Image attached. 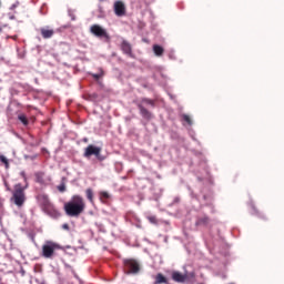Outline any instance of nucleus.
<instances>
[{
  "label": "nucleus",
  "mask_w": 284,
  "mask_h": 284,
  "mask_svg": "<svg viewBox=\"0 0 284 284\" xmlns=\"http://www.w3.org/2000/svg\"><path fill=\"white\" fill-rule=\"evenodd\" d=\"M67 216H81L85 212V200L81 195H73L69 202L64 204Z\"/></svg>",
  "instance_id": "nucleus-1"
},
{
  "label": "nucleus",
  "mask_w": 284,
  "mask_h": 284,
  "mask_svg": "<svg viewBox=\"0 0 284 284\" xmlns=\"http://www.w3.org/2000/svg\"><path fill=\"white\" fill-rule=\"evenodd\" d=\"M28 187V185L22 186L21 183H18L14 185V189L12 191V196L10 199L11 203H13V205H17V207L21 209L23 207V205H26V189Z\"/></svg>",
  "instance_id": "nucleus-2"
},
{
  "label": "nucleus",
  "mask_w": 284,
  "mask_h": 284,
  "mask_svg": "<svg viewBox=\"0 0 284 284\" xmlns=\"http://www.w3.org/2000/svg\"><path fill=\"white\" fill-rule=\"evenodd\" d=\"M61 250V244L54 242V241H45L42 245V253L41 255L43 258H52L57 255V252Z\"/></svg>",
  "instance_id": "nucleus-3"
},
{
  "label": "nucleus",
  "mask_w": 284,
  "mask_h": 284,
  "mask_svg": "<svg viewBox=\"0 0 284 284\" xmlns=\"http://www.w3.org/2000/svg\"><path fill=\"white\" fill-rule=\"evenodd\" d=\"M124 272L125 274H139L141 272V264L136 260L124 261Z\"/></svg>",
  "instance_id": "nucleus-4"
},
{
  "label": "nucleus",
  "mask_w": 284,
  "mask_h": 284,
  "mask_svg": "<svg viewBox=\"0 0 284 284\" xmlns=\"http://www.w3.org/2000/svg\"><path fill=\"white\" fill-rule=\"evenodd\" d=\"M90 32L91 34H94V37H99V38L103 37L104 39H110L108 31L99 24L91 26Z\"/></svg>",
  "instance_id": "nucleus-5"
},
{
  "label": "nucleus",
  "mask_w": 284,
  "mask_h": 284,
  "mask_svg": "<svg viewBox=\"0 0 284 284\" xmlns=\"http://www.w3.org/2000/svg\"><path fill=\"white\" fill-rule=\"evenodd\" d=\"M101 154V148L94 146L90 144L85 150H84V156L85 159H90V156H97L99 159Z\"/></svg>",
  "instance_id": "nucleus-6"
},
{
  "label": "nucleus",
  "mask_w": 284,
  "mask_h": 284,
  "mask_svg": "<svg viewBox=\"0 0 284 284\" xmlns=\"http://www.w3.org/2000/svg\"><path fill=\"white\" fill-rule=\"evenodd\" d=\"M187 278H190L187 273L182 274L181 272L176 271L172 273V280L175 281V283H185L187 282Z\"/></svg>",
  "instance_id": "nucleus-7"
},
{
  "label": "nucleus",
  "mask_w": 284,
  "mask_h": 284,
  "mask_svg": "<svg viewBox=\"0 0 284 284\" xmlns=\"http://www.w3.org/2000/svg\"><path fill=\"white\" fill-rule=\"evenodd\" d=\"M114 12L116 17H123L125 14V4L122 1L114 3Z\"/></svg>",
  "instance_id": "nucleus-8"
},
{
  "label": "nucleus",
  "mask_w": 284,
  "mask_h": 284,
  "mask_svg": "<svg viewBox=\"0 0 284 284\" xmlns=\"http://www.w3.org/2000/svg\"><path fill=\"white\" fill-rule=\"evenodd\" d=\"M45 213L49 214V216H51L52 219H59V216H61V213L59 212V210H57V207H54V205L50 204L49 206H47L45 209H43Z\"/></svg>",
  "instance_id": "nucleus-9"
},
{
  "label": "nucleus",
  "mask_w": 284,
  "mask_h": 284,
  "mask_svg": "<svg viewBox=\"0 0 284 284\" xmlns=\"http://www.w3.org/2000/svg\"><path fill=\"white\" fill-rule=\"evenodd\" d=\"M37 199H38V203L43 207V210L51 204L50 200L48 199V195L43 193L39 194Z\"/></svg>",
  "instance_id": "nucleus-10"
},
{
  "label": "nucleus",
  "mask_w": 284,
  "mask_h": 284,
  "mask_svg": "<svg viewBox=\"0 0 284 284\" xmlns=\"http://www.w3.org/2000/svg\"><path fill=\"white\" fill-rule=\"evenodd\" d=\"M40 32L44 39H52V37H54V29H50L48 27L41 28Z\"/></svg>",
  "instance_id": "nucleus-11"
},
{
  "label": "nucleus",
  "mask_w": 284,
  "mask_h": 284,
  "mask_svg": "<svg viewBox=\"0 0 284 284\" xmlns=\"http://www.w3.org/2000/svg\"><path fill=\"white\" fill-rule=\"evenodd\" d=\"M139 110H140L141 115L144 119H152V113H150V111H148V109L143 108V105L140 104Z\"/></svg>",
  "instance_id": "nucleus-12"
},
{
  "label": "nucleus",
  "mask_w": 284,
  "mask_h": 284,
  "mask_svg": "<svg viewBox=\"0 0 284 284\" xmlns=\"http://www.w3.org/2000/svg\"><path fill=\"white\" fill-rule=\"evenodd\" d=\"M121 48L124 54H132V45H130L128 41H123Z\"/></svg>",
  "instance_id": "nucleus-13"
},
{
  "label": "nucleus",
  "mask_w": 284,
  "mask_h": 284,
  "mask_svg": "<svg viewBox=\"0 0 284 284\" xmlns=\"http://www.w3.org/2000/svg\"><path fill=\"white\" fill-rule=\"evenodd\" d=\"M153 52L155 57H163V52H165V50L163 49V47L155 44L153 45Z\"/></svg>",
  "instance_id": "nucleus-14"
},
{
  "label": "nucleus",
  "mask_w": 284,
  "mask_h": 284,
  "mask_svg": "<svg viewBox=\"0 0 284 284\" xmlns=\"http://www.w3.org/2000/svg\"><path fill=\"white\" fill-rule=\"evenodd\" d=\"M154 284H168V277H164L163 274L159 273L156 276H155V282Z\"/></svg>",
  "instance_id": "nucleus-15"
},
{
  "label": "nucleus",
  "mask_w": 284,
  "mask_h": 284,
  "mask_svg": "<svg viewBox=\"0 0 284 284\" xmlns=\"http://www.w3.org/2000/svg\"><path fill=\"white\" fill-rule=\"evenodd\" d=\"M85 194L88 201H90V203H94V192L92 191V189H87Z\"/></svg>",
  "instance_id": "nucleus-16"
},
{
  "label": "nucleus",
  "mask_w": 284,
  "mask_h": 284,
  "mask_svg": "<svg viewBox=\"0 0 284 284\" xmlns=\"http://www.w3.org/2000/svg\"><path fill=\"white\" fill-rule=\"evenodd\" d=\"M0 161H1V163L4 164L7 170H8V168H10V162H8V158H6V155H0Z\"/></svg>",
  "instance_id": "nucleus-17"
},
{
  "label": "nucleus",
  "mask_w": 284,
  "mask_h": 284,
  "mask_svg": "<svg viewBox=\"0 0 284 284\" xmlns=\"http://www.w3.org/2000/svg\"><path fill=\"white\" fill-rule=\"evenodd\" d=\"M19 121H21V123H23L24 125H28V118L26 116V114H20L18 116Z\"/></svg>",
  "instance_id": "nucleus-18"
},
{
  "label": "nucleus",
  "mask_w": 284,
  "mask_h": 284,
  "mask_svg": "<svg viewBox=\"0 0 284 284\" xmlns=\"http://www.w3.org/2000/svg\"><path fill=\"white\" fill-rule=\"evenodd\" d=\"M44 174L42 172L36 173V179L38 183H43Z\"/></svg>",
  "instance_id": "nucleus-19"
},
{
  "label": "nucleus",
  "mask_w": 284,
  "mask_h": 284,
  "mask_svg": "<svg viewBox=\"0 0 284 284\" xmlns=\"http://www.w3.org/2000/svg\"><path fill=\"white\" fill-rule=\"evenodd\" d=\"M182 119L183 121H185V123H187V125H192V119L190 118V115L183 114Z\"/></svg>",
  "instance_id": "nucleus-20"
},
{
  "label": "nucleus",
  "mask_w": 284,
  "mask_h": 284,
  "mask_svg": "<svg viewBox=\"0 0 284 284\" xmlns=\"http://www.w3.org/2000/svg\"><path fill=\"white\" fill-rule=\"evenodd\" d=\"M100 199H101V201H103V199H105V200L110 199V193L105 192V191H102L100 193Z\"/></svg>",
  "instance_id": "nucleus-21"
},
{
  "label": "nucleus",
  "mask_w": 284,
  "mask_h": 284,
  "mask_svg": "<svg viewBox=\"0 0 284 284\" xmlns=\"http://www.w3.org/2000/svg\"><path fill=\"white\" fill-rule=\"evenodd\" d=\"M148 221H150L153 225H156L159 223V220L154 215L148 216Z\"/></svg>",
  "instance_id": "nucleus-22"
},
{
  "label": "nucleus",
  "mask_w": 284,
  "mask_h": 284,
  "mask_svg": "<svg viewBox=\"0 0 284 284\" xmlns=\"http://www.w3.org/2000/svg\"><path fill=\"white\" fill-rule=\"evenodd\" d=\"M93 79H95V81H99V79H101V77H103V71H101L100 73H94L92 74Z\"/></svg>",
  "instance_id": "nucleus-23"
},
{
  "label": "nucleus",
  "mask_w": 284,
  "mask_h": 284,
  "mask_svg": "<svg viewBox=\"0 0 284 284\" xmlns=\"http://www.w3.org/2000/svg\"><path fill=\"white\" fill-rule=\"evenodd\" d=\"M20 174L24 179V181H28V178H26V171H22Z\"/></svg>",
  "instance_id": "nucleus-24"
},
{
  "label": "nucleus",
  "mask_w": 284,
  "mask_h": 284,
  "mask_svg": "<svg viewBox=\"0 0 284 284\" xmlns=\"http://www.w3.org/2000/svg\"><path fill=\"white\" fill-rule=\"evenodd\" d=\"M62 229H63V230H70V225L63 224V225H62Z\"/></svg>",
  "instance_id": "nucleus-25"
},
{
  "label": "nucleus",
  "mask_w": 284,
  "mask_h": 284,
  "mask_svg": "<svg viewBox=\"0 0 284 284\" xmlns=\"http://www.w3.org/2000/svg\"><path fill=\"white\" fill-rule=\"evenodd\" d=\"M145 103H149L150 105H154V102L152 100H145Z\"/></svg>",
  "instance_id": "nucleus-26"
},
{
  "label": "nucleus",
  "mask_w": 284,
  "mask_h": 284,
  "mask_svg": "<svg viewBox=\"0 0 284 284\" xmlns=\"http://www.w3.org/2000/svg\"><path fill=\"white\" fill-rule=\"evenodd\" d=\"M207 217H204L203 220H201L202 223H207Z\"/></svg>",
  "instance_id": "nucleus-27"
},
{
  "label": "nucleus",
  "mask_w": 284,
  "mask_h": 284,
  "mask_svg": "<svg viewBox=\"0 0 284 284\" xmlns=\"http://www.w3.org/2000/svg\"><path fill=\"white\" fill-rule=\"evenodd\" d=\"M190 276H194V274L191 273Z\"/></svg>",
  "instance_id": "nucleus-28"
}]
</instances>
